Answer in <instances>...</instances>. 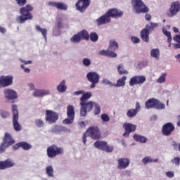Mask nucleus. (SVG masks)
<instances>
[{"mask_svg":"<svg viewBox=\"0 0 180 180\" xmlns=\"http://www.w3.org/2000/svg\"><path fill=\"white\" fill-rule=\"evenodd\" d=\"M140 103L139 102L136 103V108L134 109V110H136V112L139 113V110H140Z\"/></svg>","mask_w":180,"mask_h":180,"instance_id":"nucleus-59","label":"nucleus"},{"mask_svg":"<svg viewBox=\"0 0 180 180\" xmlns=\"http://www.w3.org/2000/svg\"><path fill=\"white\" fill-rule=\"evenodd\" d=\"M91 137L93 140H99L101 137V129L98 126H91L83 134L82 141L86 144V137Z\"/></svg>","mask_w":180,"mask_h":180,"instance_id":"nucleus-4","label":"nucleus"},{"mask_svg":"<svg viewBox=\"0 0 180 180\" xmlns=\"http://www.w3.org/2000/svg\"><path fill=\"white\" fill-rule=\"evenodd\" d=\"M163 34L165 36L167 37V43H171L172 41V36L171 35V32L169 31L163 30Z\"/></svg>","mask_w":180,"mask_h":180,"instance_id":"nucleus-42","label":"nucleus"},{"mask_svg":"<svg viewBox=\"0 0 180 180\" xmlns=\"http://www.w3.org/2000/svg\"><path fill=\"white\" fill-rule=\"evenodd\" d=\"M146 109L155 108V109L161 110L162 109H165V104L161 103L160 101L155 98H150L146 102Z\"/></svg>","mask_w":180,"mask_h":180,"instance_id":"nucleus-8","label":"nucleus"},{"mask_svg":"<svg viewBox=\"0 0 180 180\" xmlns=\"http://www.w3.org/2000/svg\"><path fill=\"white\" fill-rule=\"evenodd\" d=\"M117 49H119V44H117V42H116V41L115 40H110V45L108 46V50H110V51H113V53H115V51H116Z\"/></svg>","mask_w":180,"mask_h":180,"instance_id":"nucleus-29","label":"nucleus"},{"mask_svg":"<svg viewBox=\"0 0 180 180\" xmlns=\"http://www.w3.org/2000/svg\"><path fill=\"white\" fill-rule=\"evenodd\" d=\"M131 40L132 43H140V38L137 37H132Z\"/></svg>","mask_w":180,"mask_h":180,"instance_id":"nucleus-54","label":"nucleus"},{"mask_svg":"<svg viewBox=\"0 0 180 180\" xmlns=\"http://www.w3.org/2000/svg\"><path fill=\"white\" fill-rule=\"evenodd\" d=\"M0 115L3 119H6L9 117V112L8 111H1Z\"/></svg>","mask_w":180,"mask_h":180,"instance_id":"nucleus-48","label":"nucleus"},{"mask_svg":"<svg viewBox=\"0 0 180 180\" xmlns=\"http://www.w3.org/2000/svg\"><path fill=\"white\" fill-rule=\"evenodd\" d=\"M45 120L49 123V124H53L58 120V114L51 110H46Z\"/></svg>","mask_w":180,"mask_h":180,"instance_id":"nucleus-12","label":"nucleus"},{"mask_svg":"<svg viewBox=\"0 0 180 180\" xmlns=\"http://www.w3.org/2000/svg\"><path fill=\"white\" fill-rule=\"evenodd\" d=\"M4 94L5 95V98H6V99H8V100H13L18 98V94H16V91L11 89H5L4 91Z\"/></svg>","mask_w":180,"mask_h":180,"instance_id":"nucleus-22","label":"nucleus"},{"mask_svg":"<svg viewBox=\"0 0 180 180\" xmlns=\"http://www.w3.org/2000/svg\"><path fill=\"white\" fill-rule=\"evenodd\" d=\"M123 128L125 131L123 133L122 136L124 137H129L130 136V133H134V131H136L137 125L127 122L123 124Z\"/></svg>","mask_w":180,"mask_h":180,"instance_id":"nucleus-14","label":"nucleus"},{"mask_svg":"<svg viewBox=\"0 0 180 180\" xmlns=\"http://www.w3.org/2000/svg\"><path fill=\"white\" fill-rule=\"evenodd\" d=\"M142 162H143V164H144V165H147V164H148L150 162H153V159H150L149 157H145L142 160Z\"/></svg>","mask_w":180,"mask_h":180,"instance_id":"nucleus-47","label":"nucleus"},{"mask_svg":"<svg viewBox=\"0 0 180 180\" xmlns=\"http://www.w3.org/2000/svg\"><path fill=\"white\" fill-rule=\"evenodd\" d=\"M94 146L96 148L105 151V153H112L114 149L113 146L108 145V142L105 141H97L94 143Z\"/></svg>","mask_w":180,"mask_h":180,"instance_id":"nucleus-10","label":"nucleus"},{"mask_svg":"<svg viewBox=\"0 0 180 180\" xmlns=\"http://www.w3.org/2000/svg\"><path fill=\"white\" fill-rule=\"evenodd\" d=\"M92 98V93L88 91L84 94L80 98V115L81 116H86L88 112H91L94 109L95 102L88 101Z\"/></svg>","mask_w":180,"mask_h":180,"instance_id":"nucleus-1","label":"nucleus"},{"mask_svg":"<svg viewBox=\"0 0 180 180\" xmlns=\"http://www.w3.org/2000/svg\"><path fill=\"white\" fill-rule=\"evenodd\" d=\"M20 148H22V150H27L32 148V145L29 144L27 142H20L13 146V150H18Z\"/></svg>","mask_w":180,"mask_h":180,"instance_id":"nucleus-23","label":"nucleus"},{"mask_svg":"<svg viewBox=\"0 0 180 180\" xmlns=\"http://www.w3.org/2000/svg\"><path fill=\"white\" fill-rule=\"evenodd\" d=\"M18 4V6L23 7L26 4H27V0H15Z\"/></svg>","mask_w":180,"mask_h":180,"instance_id":"nucleus-46","label":"nucleus"},{"mask_svg":"<svg viewBox=\"0 0 180 180\" xmlns=\"http://www.w3.org/2000/svg\"><path fill=\"white\" fill-rule=\"evenodd\" d=\"M83 64H84V65H85V67H89V65H91V60H89L88 58H84Z\"/></svg>","mask_w":180,"mask_h":180,"instance_id":"nucleus-52","label":"nucleus"},{"mask_svg":"<svg viewBox=\"0 0 180 180\" xmlns=\"http://www.w3.org/2000/svg\"><path fill=\"white\" fill-rule=\"evenodd\" d=\"M117 162L118 169H126V168L130 165V160L127 158H119Z\"/></svg>","mask_w":180,"mask_h":180,"instance_id":"nucleus-19","label":"nucleus"},{"mask_svg":"<svg viewBox=\"0 0 180 180\" xmlns=\"http://www.w3.org/2000/svg\"><path fill=\"white\" fill-rule=\"evenodd\" d=\"M0 32L1 33H6V29H5V27H4L0 26Z\"/></svg>","mask_w":180,"mask_h":180,"instance_id":"nucleus-63","label":"nucleus"},{"mask_svg":"<svg viewBox=\"0 0 180 180\" xmlns=\"http://www.w3.org/2000/svg\"><path fill=\"white\" fill-rule=\"evenodd\" d=\"M46 154L49 158H56L57 155L64 154V148L58 147L56 145H51L47 148Z\"/></svg>","mask_w":180,"mask_h":180,"instance_id":"nucleus-5","label":"nucleus"},{"mask_svg":"<svg viewBox=\"0 0 180 180\" xmlns=\"http://www.w3.org/2000/svg\"><path fill=\"white\" fill-rule=\"evenodd\" d=\"M81 40H82L81 37H79L78 33L73 35L70 38V41H72V43H79V41H81Z\"/></svg>","mask_w":180,"mask_h":180,"instance_id":"nucleus-40","label":"nucleus"},{"mask_svg":"<svg viewBox=\"0 0 180 180\" xmlns=\"http://www.w3.org/2000/svg\"><path fill=\"white\" fill-rule=\"evenodd\" d=\"M100 56H105V57H110L111 58H115L117 57V54L116 53L110 51L109 49L106 50H102L99 51Z\"/></svg>","mask_w":180,"mask_h":180,"instance_id":"nucleus-26","label":"nucleus"},{"mask_svg":"<svg viewBox=\"0 0 180 180\" xmlns=\"http://www.w3.org/2000/svg\"><path fill=\"white\" fill-rule=\"evenodd\" d=\"M155 27H158V23L155 22H150V25H146V28L148 32H153L155 29Z\"/></svg>","mask_w":180,"mask_h":180,"instance_id":"nucleus-35","label":"nucleus"},{"mask_svg":"<svg viewBox=\"0 0 180 180\" xmlns=\"http://www.w3.org/2000/svg\"><path fill=\"white\" fill-rule=\"evenodd\" d=\"M134 140L139 141V143H147V138L139 134L134 135Z\"/></svg>","mask_w":180,"mask_h":180,"instance_id":"nucleus-34","label":"nucleus"},{"mask_svg":"<svg viewBox=\"0 0 180 180\" xmlns=\"http://www.w3.org/2000/svg\"><path fill=\"white\" fill-rule=\"evenodd\" d=\"M123 16V12L117 10V8H111L108 11L105 15L101 16L96 20L98 26L101 25H106L110 22V18H121Z\"/></svg>","mask_w":180,"mask_h":180,"instance_id":"nucleus-2","label":"nucleus"},{"mask_svg":"<svg viewBox=\"0 0 180 180\" xmlns=\"http://www.w3.org/2000/svg\"><path fill=\"white\" fill-rule=\"evenodd\" d=\"M86 78L89 82H91L90 88L94 89L96 86V84H99L100 76L95 72H89L86 75Z\"/></svg>","mask_w":180,"mask_h":180,"instance_id":"nucleus-13","label":"nucleus"},{"mask_svg":"<svg viewBox=\"0 0 180 180\" xmlns=\"http://www.w3.org/2000/svg\"><path fill=\"white\" fill-rule=\"evenodd\" d=\"M165 78H167V73H163L158 79L157 82L158 84H162L165 82Z\"/></svg>","mask_w":180,"mask_h":180,"instance_id":"nucleus-44","label":"nucleus"},{"mask_svg":"<svg viewBox=\"0 0 180 180\" xmlns=\"http://www.w3.org/2000/svg\"><path fill=\"white\" fill-rule=\"evenodd\" d=\"M84 94H86L85 91H84V90H79V91L74 92V95H75L76 96H78V95H82L83 96Z\"/></svg>","mask_w":180,"mask_h":180,"instance_id":"nucleus-55","label":"nucleus"},{"mask_svg":"<svg viewBox=\"0 0 180 180\" xmlns=\"http://www.w3.org/2000/svg\"><path fill=\"white\" fill-rule=\"evenodd\" d=\"M170 16H175L178 14L179 12H180V3L179 1H174L172 3L170 8Z\"/></svg>","mask_w":180,"mask_h":180,"instance_id":"nucleus-18","label":"nucleus"},{"mask_svg":"<svg viewBox=\"0 0 180 180\" xmlns=\"http://www.w3.org/2000/svg\"><path fill=\"white\" fill-rule=\"evenodd\" d=\"M173 40L176 43H180V35H176L173 37Z\"/></svg>","mask_w":180,"mask_h":180,"instance_id":"nucleus-57","label":"nucleus"},{"mask_svg":"<svg viewBox=\"0 0 180 180\" xmlns=\"http://www.w3.org/2000/svg\"><path fill=\"white\" fill-rule=\"evenodd\" d=\"M35 29L37 32H39L41 33L42 36H44L45 40H47V29L41 28L40 25H36Z\"/></svg>","mask_w":180,"mask_h":180,"instance_id":"nucleus-32","label":"nucleus"},{"mask_svg":"<svg viewBox=\"0 0 180 180\" xmlns=\"http://www.w3.org/2000/svg\"><path fill=\"white\" fill-rule=\"evenodd\" d=\"M173 32L174 33H179V30H178L176 27H173Z\"/></svg>","mask_w":180,"mask_h":180,"instance_id":"nucleus-64","label":"nucleus"},{"mask_svg":"<svg viewBox=\"0 0 180 180\" xmlns=\"http://www.w3.org/2000/svg\"><path fill=\"white\" fill-rule=\"evenodd\" d=\"M101 120H103V122H109L110 120V118L107 114H103L101 115Z\"/></svg>","mask_w":180,"mask_h":180,"instance_id":"nucleus-49","label":"nucleus"},{"mask_svg":"<svg viewBox=\"0 0 180 180\" xmlns=\"http://www.w3.org/2000/svg\"><path fill=\"white\" fill-rule=\"evenodd\" d=\"M145 19L148 21L151 20V15L146 13L145 15Z\"/></svg>","mask_w":180,"mask_h":180,"instance_id":"nucleus-61","label":"nucleus"},{"mask_svg":"<svg viewBox=\"0 0 180 180\" xmlns=\"http://www.w3.org/2000/svg\"><path fill=\"white\" fill-rule=\"evenodd\" d=\"M166 176L168 178H174V172H166Z\"/></svg>","mask_w":180,"mask_h":180,"instance_id":"nucleus-56","label":"nucleus"},{"mask_svg":"<svg viewBox=\"0 0 180 180\" xmlns=\"http://www.w3.org/2000/svg\"><path fill=\"white\" fill-rule=\"evenodd\" d=\"M150 32L147 29L144 28L141 31V39L145 43L150 41Z\"/></svg>","mask_w":180,"mask_h":180,"instance_id":"nucleus-25","label":"nucleus"},{"mask_svg":"<svg viewBox=\"0 0 180 180\" xmlns=\"http://www.w3.org/2000/svg\"><path fill=\"white\" fill-rule=\"evenodd\" d=\"M66 115L67 118L63 120V124H72L74 120L75 119V107L72 105H68L67 107Z\"/></svg>","mask_w":180,"mask_h":180,"instance_id":"nucleus-7","label":"nucleus"},{"mask_svg":"<svg viewBox=\"0 0 180 180\" xmlns=\"http://www.w3.org/2000/svg\"><path fill=\"white\" fill-rule=\"evenodd\" d=\"M13 82V77L8 76H1L0 77V88H5L12 85Z\"/></svg>","mask_w":180,"mask_h":180,"instance_id":"nucleus-17","label":"nucleus"},{"mask_svg":"<svg viewBox=\"0 0 180 180\" xmlns=\"http://www.w3.org/2000/svg\"><path fill=\"white\" fill-rule=\"evenodd\" d=\"M48 5H49V6H53V8H56V9H59L60 11H67L68 8L67 4L63 2L50 1Z\"/></svg>","mask_w":180,"mask_h":180,"instance_id":"nucleus-21","label":"nucleus"},{"mask_svg":"<svg viewBox=\"0 0 180 180\" xmlns=\"http://www.w3.org/2000/svg\"><path fill=\"white\" fill-rule=\"evenodd\" d=\"M57 22H58V23L56 25V27L58 30L63 29V27H63V20H61V18H60V19L57 20Z\"/></svg>","mask_w":180,"mask_h":180,"instance_id":"nucleus-50","label":"nucleus"},{"mask_svg":"<svg viewBox=\"0 0 180 180\" xmlns=\"http://www.w3.org/2000/svg\"><path fill=\"white\" fill-rule=\"evenodd\" d=\"M137 110L134 109H130L127 112V117H129V119H132V117H135V116H137Z\"/></svg>","mask_w":180,"mask_h":180,"instance_id":"nucleus-37","label":"nucleus"},{"mask_svg":"<svg viewBox=\"0 0 180 180\" xmlns=\"http://www.w3.org/2000/svg\"><path fill=\"white\" fill-rule=\"evenodd\" d=\"M150 56L153 58H156V60H158L160 58V50H158V49H152L150 51Z\"/></svg>","mask_w":180,"mask_h":180,"instance_id":"nucleus-36","label":"nucleus"},{"mask_svg":"<svg viewBox=\"0 0 180 180\" xmlns=\"http://www.w3.org/2000/svg\"><path fill=\"white\" fill-rule=\"evenodd\" d=\"M3 143H6L7 147H10L12 144H15V139L12 138V135H11V134L6 132Z\"/></svg>","mask_w":180,"mask_h":180,"instance_id":"nucleus-24","label":"nucleus"},{"mask_svg":"<svg viewBox=\"0 0 180 180\" xmlns=\"http://www.w3.org/2000/svg\"><path fill=\"white\" fill-rule=\"evenodd\" d=\"M175 130V126L173 123L167 122L162 127V134L163 136H171L172 131Z\"/></svg>","mask_w":180,"mask_h":180,"instance_id":"nucleus-15","label":"nucleus"},{"mask_svg":"<svg viewBox=\"0 0 180 180\" xmlns=\"http://www.w3.org/2000/svg\"><path fill=\"white\" fill-rule=\"evenodd\" d=\"M35 126L39 128L44 127V121L41 119H36L34 121Z\"/></svg>","mask_w":180,"mask_h":180,"instance_id":"nucleus-41","label":"nucleus"},{"mask_svg":"<svg viewBox=\"0 0 180 180\" xmlns=\"http://www.w3.org/2000/svg\"><path fill=\"white\" fill-rule=\"evenodd\" d=\"M78 34L80 37V40H89V33H88V31L82 30L79 32Z\"/></svg>","mask_w":180,"mask_h":180,"instance_id":"nucleus-30","label":"nucleus"},{"mask_svg":"<svg viewBox=\"0 0 180 180\" xmlns=\"http://www.w3.org/2000/svg\"><path fill=\"white\" fill-rule=\"evenodd\" d=\"M20 67H21V68H22V70H24L25 72H27V73L30 72V69H29L27 68H25V65H21Z\"/></svg>","mask_w":180,"mask_h":180,"instance_id":"nucleus-58","label":"nucleus"},{"mask_svg":"<svg viewBox=\"0 0 180 180\" xmlns=\"http://www.w3.org/2000/svg\"><path fill=\"white\" fill-rule=\"evenodd\" d=\"M172 164L179 166L180 164V158H174V159L172 160Z\"/></svg>","mask_w":180,"mask_h":180,"instance_id":"nucleus-51","label":"nucleus"},{"mask_svg":"<svg viewBox=\"0 0 180 180\" xmlns=\"http://www.w3.org/2000/svg\"><path fill=\"white\" fill-rule=\"evenodd\" d=\"M46 173L48 176H54V169H53V166H48L46 168Z\"/></svg>","mask_w":180,"mask_h":180,"instance_id":"nucleus-38","label":"nucleus"},{"mask_svg":"<svg viewBox=\"0 0 180 180\" xmlns=\"http://www.w3.org/2000/svg\"><path fill=\"white\" fill-rule=\"evenodd\" d=\"M13 112V126L15 131H20L22 130V126L19 124L18 120H19V111H18V105H12Z\"/></svg>","mask_w":180,"mask_h":180,"instance_id":"nucleus-9","label":"nucleus"},{"mask_svg":"<svg viewBox=\"0 0 180 180\" xmlns=\"http://www.w3.org/2000/svg\"><path fill=\"white\" fill-rule=\"evenodd\" d=\"M28 86H29L30 89H31V91L34 90V84H33L32 83L28 84Z\"/></svg>","mask_w":180,"mask_h":180,"instance_id":"nucleus-62","label":"nucleus"},{"mask_svg":"<svg viewBox=\"0 0 180 180\" xmlns=\"http://www.w3.org/2000/svg\"><path fill=\"white\" fill-rule=\"evenodd\" d=\"M127 79V76H122L120 79L117 81L116 84H114L115 88H120V86H124L126 85V80Z\"/></svg>","mask_w":180,"mask_h":180,"instance_id":"nucleus-28","label":"nucleus"},{"mask_svg":"<svg viewBox=\"0 0 180 180\" xmlns=\"http://www.w3.org/2000/svg\"><path fill=\"white\" fill-rule=\"evenodd\" d=\"M131 4L134 5V9L136 13H147L150 12L148 7L141 0H132Z\"/></svg>","mask_w":180,"mask_h":180,"instance_id":"nucleus-6","label":"nucleus"},{"mask_svg":"<svg viewBox=\"0 0 180 180\" xmlns=\"http://www.w3.org/2000/svg\"><path fill=\"white\" fill-rule=\"evenodd\" d=\"M49 94L50 92L47 90L35 89L33 92V96H35V98H41V96H46V95Z\"/></svg>","mask_w":180,"mask_h":180,"instance_id":"nucleus-27","label":"nucleus"},{"mask_svg":"<svg viewBox=\"0 0 180 180\" xmlns=\"http://www.w3.org/2000/svg\"><path fill=\"white\" fill-rule=\"evenodd\" d=\"M94 115H99L101 113V105H98V103H95L94 105Z\"/></svg>","mask_w":180,"mask_h":180,"instance_id":"nucleus-43","label":"nucleus"},{"mask_svg":"<svg viewBox=\"0 0 180 180\" xmlns=\"http://www.w3.org/2000/svg\"><path fill=\"white\" fill-rule=\"evenodd\" d=\"M89 39L91 40V41H93L95 43V41H98L99 37L98 36V34H96V32H93L91 33H90V34H89Z\"/></svg>","mask_w":180,"mask_h":180,"instance_id":"nucleus-39","label":"nucleus"},{"mask_svg":"<svg viewBox=\"0 0 180 180\" xmlns=\"http://www.w3.org/2000/svg\"><path fill=\"white\" fill-rule=\"evenodd\" d=\"M8 145H6V143H4V142H2L1 146H0V154H2L4 153H5L6 148H8Z\"/></svg>","mask_w":180,"mask_h":180,"instance_id":"nucleus-45","label":"nucleus"},{"mask_svg":"<svg viewBox=\"0 0 180 180\" xmlns=\"http://www.w3.org/2000/svg\"><path fill=\"white\" fill-rule=\"evenodd\" d=\"M146 82V77L139 75L133 76L129 80V86H134V85H141Z\"/></svg>","mask_w":180,"mask_h":180,"instance_id":"nucleus-16","label":"nucleus"},{"mask_svg":"<svg viewBox=\"0 0 180 180\" xmlns=\"http://www.w3.org/2000/svg\"><path fill=\"white\" fill-rule=\"evenodd\" d=\"M91 5V0H77L75 4L77 11L84 13Z\"/></svg>","mask_w":180,"mask_h":180,"instance_id":"nucleus-11","label":"nucleus"},{"mask_svg":"<svg viewBox=\"0 0 180 180\" xmlns=\"http://www.w3.org/2000/svg\"><path fill=\"white\" fill-rule=\"evenodd\" d=\"M117 70L118 73H119L120 75H129V71H127V70L124 69V66L123 65V64H120L117 67Z\"/></svg>","mask_w":180,"mask_h":180,"instance_id":"nucleus-31","label":"nucleus"},{"mask_svg":"<svg viewBox=\"0 0 180 180\" xmlns=\"http://www.w3.org/2000/svg\"><path fill=\"white\" fill-rule=\"evenodd\" d=\"M12 167H15V162L11 158L0 161V169H7V168H12Z\"/></svg>","mask_w":180,"mask_h":180,"instance_id":"nucleus-20","label":"nucleus"},{"mask_svg":"<svg viewBox=\"0 0 180 180\" xmlns=\"http://www.w3.org/2000/svg\"><path fill=\"white\" fill-rule=\"evenodd\" d=\"M34 9L33 6L30 4H27L25 6L21 7L20 8V15L18 16L16 18L18 23L22 24L27 22V20H32V19H33L32 12H33Z\"/></svg>","mask_w":180,"mask_h":180,"instance_id":"nucleus-3","label":"nucleus"},{"mask_svg":"<svg viewBox=\"0 0 180 180\" xmlns=\"http://www.w3.org/2000/svg\"><path fill=\"white\" fill-rule=\"evenodd\" d=\"M57 89L58 92L63 94V92H65L67 91V85H65V80H63L60 84L57 86Z\"/></svg>","mask_w":180,"mask_h":180,"instance_id":"nucleus-33","label":"nucleus"},{"mask_svg":"<svg viewBox=\"0 0 180 180\" xmlns=\"http://www.w3.org/2000/svg\"><path fill=\"white\" fill-rule=\"evenodd\" d=\"M103 84H105V85H110V86H115V84H113L110 81L108 80V79H103Z\"/></svg>","mask_w":180,"mask_h":180,"instance_id":"nucleus-53","label":"nucleus"},{"mask_svg":"<svg viewBox=\"0 0 180 180\" xmlns=\"http://www.w3.org/2000/svg\"><path fill=\"white\" fill-rule=\"evenodd\" d=\"M173 48L174 50H177V49H180V43L178 44H173Z\"/></svg>","mask_w":180,"mask_h":180,"instance_id":"nucleus-60","label":"nucleus"}]
</instances>
